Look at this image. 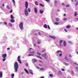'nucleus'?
Listing matches in <instances>:
<instances>
[{
    "label": "nucleus",
    "mask_w": 78,
    "mask_h": 78,
    "mask_svg": "<svg viewBox=\"0 0 78 78\" xmlns=\"http://www.w3.org/2000/svg\"><path fill=\"white\" fill-rule=\"evenodd\" d=\"M25 6L26 9L24 10V14L26 16H28V11L27 10V8H28V2L27 1L25 2Z\"/></svg>",
    "instance_id": "obj_1"
},
{
    "label": "nucleus",
    "mask_w": 78,
    "mask_h": 78,
    "mask_svg": "<svg viewBox=\"0 0 78 78\" xmlns=\"http://www.w3.org/2000/svg\"><path fill=\"white\" fill-rule=\"evenodd\" d=\"M14 68L15 72H17V70H18V69L19 68V65H18L17 62H16L14 63Z\"/></svg>",
    "instance_id": "obj_2"
},
{
    "label": "nucleus",
    "mask_w": 78,
    "mask_h": 78,
    "mask_svg": "<svg viewBox=\"0 0 78 78\" xmlns=\"http://www.w3.org/2000/svg\"><path fill=\"white\" fill-rule=\"evenodd\" d=\"M19 27L21 30H23V23L21 22L19 25Z\"/></svg>",
    "instance_id": "obj_3"
},
{
    "label": "nucleus",
    "mask_w": 78,
    "mask_h": 78,
    "mask_svg": "<svg viewBox=\"0 0 78 78\" xmlns=\"http://www.w3.org/2000/svg\"><path fill=\"white\" fill-rule=\"evenodd\" d=\"M42 57H44V58H47L48 57V55H47L46 53H44L42 55Z\"/></svg>",
    "instance_id": "obj_4"
},
{
    "label": "nucleus",
    "mask_w": 78,
    "mask_h": 78,
    "mask_svg": "<svg viewBox=\"0 0 78 78\" xmlns=\"http://www.w3.org/2000/svg\"><path fill=\"white\" fill-rule=\"evenodd\" d=\"M17 61H18L20 64H22L21 60H20V56H19L17 57Z\"/></svg>",
    "instance_id": "obj_5"
},
{
    "label": "nucleus",
    "mask_w": 78,
    "mask_h": 78,
    "mask_svg": "<svg viewBox=\"0 0 78 78\" xmlns=\"http://www.w3.org/2000/svg\"><path fill=\"white\" fill-rule=\"evenodd\" d=\"M62 42H63V41L60 40L59 41V44L60 47H62Z\"/></svg>",
    "instance_id": "obj_6"
},
{
    "label": "nucleus",
    "mask_w": 78,
    "mask_h": 78,
    "mask_svg": "<svg viewBox=\"0 0 78 78\" xmlns=\"http://www.w3.org/2000/svg\"><path fill=\"white\" fill-rule=\"evenodd\" d=\"M49 37H50V38H51V39H55L56 38V37H55L53 36H50Z\"/></svg>",
    "instance_id": "obj_7"
},
{
    "label": "nucleus",
    "mask_w": 78,
    "mask_h": 78,
    "mask_svg": "<svg viewBox=\"0 0 78 78\" xmlns=\"http://www.w3.org/2000/svg\"><path fill=\"white\" fill-rule=\"evenodd\" d=\"M34 9L35 13H36V14H37V8L36 7H34Z\"/></svg>",
    "instance_id": "obj_8"
},
{
    "label": "nucleus",
    "mask_w": 78,
    "mask_h": 78,
    "mask_svg": "<svg viewBox=\"0 0 78 78\" xmlns=\"http://www.w3.org/2000/svg\"><path fill=\"white\" fill-rule=\"evenodd\" d=\"M6 54H3L2 55V57L3 58H6Z\"/></svg>",
    "instance_id": "obj_9"
},
{
    "label": "nucleus",
    "mask_w": 78,
    "mask_h": 78,
    "mask_svg": "<svg viewBox=\"0 0 78 78\" xmlns=\"http://www.w3.org/2000/svg\"><path fill=\"white\" fill-rule=\"evenodd\" d=\"M28 71L30 74H31V75H33V72L31 69H29L28 70Z\"/></svg>",
    "instance_id": "obj_10"
},
{
    "label": "nucleus",
    "mask_w": 78,
    "mask_h": 78,
    "mask_svg": "<svg viewBox=\"0 0 78 78\" xmlns=\"http://www.w3.org/2000/svg\"><path fill=\"white\" fill-rule=\"evenodd\" d=\"M24 71L26 72L27 74H28V75H29V72L27 70V69H24Z\"/></svg>",
    "instance_id": "obj_11"
},
{
    "label": "nucleus",
    "mask_w": 78,
    "mask_h": 78,
    "mask_svg": "<svg viewBox=\"0 0 78 78\" xmlns=\"http://www.w3.org/2000/svg\"><path fill=\"white\" fill-rule=\"evenodd\" d=\"M3 72H0V78L2 77L3 76Z\"/></svg>",
    "instance_id": "obj_12"
},
{
    "label": "nucleus",
    "mask_w": 78,
    "mask_h": 78,
    "mask_svg": "<svg viewBox=\"0 0 78 78\" xmlns=\"http://www.w3.org/2000/svg\"><path fill=\"white\" fill-rule=\"evenodd\" d=\"M10 22L12 23H14L15 22V20L13 19H12L10 20Z\"/></svg>",
    "instance_id": "obj_13"
},
{
    "label": "nucleus",
    "mask_w": 78,
    "mask_h": 78,
    "mask_svg": "<svg viewBox=\"0 0 78 78\" xmlns=\"http://www.w3.org/2000/svg\"><path fill=\"white\" fill-rule=\"evenodd\" d=\"M32 61L33 62H36V59H32Z\"/></svg>",
    "instance_id": "obj_14"
},
{
    "label": "nucleus",
    "mask_w": 78,
    "mask_h": 78,
    "mask_svg": "<svg viewBox=\"0 0 78 78\" xmlns=\"http://www.w3.org/2000/svg\"><path fill=\"white\" fill-rule=\"evenodd\" d=\"M63 45L64 47H66V42L65 41L63 42Z\"/></svg>",
    "instance_id": "obj_15"
},
{
    "label": "nucleus",
    "mask_w": 78,
    "mask_h": 78,
    "mask_svg": "<svg viewBox=\"0 0 78 78\" xmlns=\"http://www.w3.org/2000/svg\"><path fill=\"white\" fill-rule=\"evenodd\" d=\"M44 28H48V26L46 24H44L43 26Z\"/></svg>",
    "instance_id": "obj_16"
},
{
    "label": "nucleus",
    "mask_w": 78,
    "mask_h": 78,
    "mask_svg": "<svg viewBox=\"0 0 78 78\" xmlns=\"http://www.w3.org/2000/svg\"><path fill=\"white\" fill-rule=\"evenodd\" d=\"M6 8H7V9H11L10 7H9V6L8 5L6 6Z\"/></svg>",
    "instance_id": "obj_17"
},
{
    "label": "nucleus",
    "mask_w": 78,
    "mask_h": 78,
    "mask_svg": "<svg viewBox=\"0 0 78 78\" xmlns=\"http://www.w3.org/2000/svg\"><path fill=\"white\" fill-rule=\"evenodd\" d=\"M29 53H31V54H35V53H36V52L34 51L33 52H30Z\"/></svg>",
    "instance_id": "obj_18"
},
{
    "label": "nucleus",
    "mask_w": 78,
    "mask_h": 78,
    "mask_svg": "<svg viewBox=\"0 0 78 78\" xmlns=\"http://www.w3.org/2000/svg\"><path fill=\"white\" fill-rule=\"evenodd\" d=\"M43 12H44V11H43L42 10H40V14H43Z\"/></svg>",
    "instance_id": "obj_19"
},
{
    "label": "nucleus",
    "mask_w": 78,
    "mask_h": 78,
    "mask_svg": "<svg viewBox=\"0 0 78 78\" xmlns=\"http://www.w3.org/2000/svg\"><path fill=\"white\" fill-rule=\"evenodd\" d=\"M10 17H11V19H14V16L12 15H10Z\"/></svg>",
    "instance_id": "obj_20"
},
{
    "label": "nucleus",
    "mask_w": 78,
    "mask_h": 78,
    "mask_svg": "<svg viewBox=\"0 0 78 78\" xmlns=\"http://www.w3.org/2000/svg\"><path fill=\"white\" fill-rule=\"evenodd\" d=\"M13 3V5L14 6H16V4L15 2V1H14V0H12Z\"/></svg>",
    "instance_id": "obj_21"
},
{
    "label": "nucleus",
    "mask_w": 78,
    "mask_h": 78,
    "mask_svg": "<svg viewBox=\"0 0 78 78\" xmlns=\"http://www.w3.org/2000/svg\"><path fill=\"white\" fill-rule=\"evenodd\" d=\"M68 42H69V44H73V42H72L70 41H69Z\"/></svg>",
    "instance_id": "obj_22"
},
{
    "label": "nucleus",
    "mask_w": 78,
    "mask_h": 78,
    "mask_svg": "<svg viewBox=\"0 0 78 78\" xmlns=\"http://www.w3.org/2000/svg\"><path fill=\"white\" fill-rule=\"evenodd\" d=\"M37 57L38 58H39L40 59H42V58H41V57L40 56H37Z\"/></svg>",
    "instance_id": "obj_23"
},
{
    "label": "nucleus",
    "mask_w": 78,
    "mask_h": 78,
    "mask_svg": "<svg viewBox=\"0 0 78 78\" xmlns=\"http://www.w3.org/2000/svg\"><path fill=\"white\" fill-rule=\"evenodd\" d=\"M63 64L64 65H65V66H68V65H69V64L67 63L66 62H64Z\"/></svg>",
    "instance_id": "obj_24"
},
{
    "label": "nucleus",
    "mask_w": 78,
    "mask_h": 78,
    "mask_svg": "<svg viewBox=\"0 0 78 78\" xmlns=\"http://www.w3.org/2000/svg\"><path fill=\"white\" fill-rule=\"evenodd\" d=\"M35 4L36 5H38V3H37V2L35 1Z\"/></svg>",
    "instance_id": "obj_25"
},
{
    "label": "nucleus",
    "mask_w": 78,
    "mask_h": 78,
    "mask_svg": "<svg viewBox=\"0 0 78 78\" xmlns=\"http://www.w3.org/2000/svg\"><path fill=\"white\" fill-rule=\"evenodd\" d=\"M34 55V54H29L28 55V56H33Z\"/></svg>",
    "instance_id": "obj_26"
},
{
    "label": "nucleus",
    "mask_w": 78,
    "mask_h": 78,
    "mask_svg": "<svg viewBox=\"0 0 78 78\" xmlns=\"http://www.w3.org/2000/svg\"><path fill=\"white\" fill-rule=\"evenodd\" d=\"M9 25L10 27H12V24L10 23H9Z\"/></svg>",
    "instance_id": "obj_27"
},
{
    "label": "nucleus",
    "mask_w": 78,
    "mask_h": 78,
    "mask_svg": "<svg viewBox=\"0 0 78 78\" xmlns=\"http://www.w3.org/2000/svg\"><path fill=\"white\" fill-rule=\"evenodd\" d=\"M66 28H70V26L69 25H68L66 27Z\"/></svg>",
    "instance_id": "obj_28"
},
{
    "label": "nucleus",
    "mask_w": 78,
    "mask_h": 78,
    "mask_svg": "<svg viewBox=\"0 0 78 78\" xmlns=\"http://www.w3.org/2000/svg\"><path fill=\"white\" fill-rule=\"evenodd\" d=\"M59 19L58 18H57L56 19V21H57V22H58V21H59Z\"/></svg>",
    "instance_id": "obj_29"
},
{
    "label": "nucleus",
    "mask_w": 78,
    "mask_h": 78,
    "mask_svg": "<svg viewBox=\"0 0 78 78\" xmlns=\"http://www.w3.org/2000/svg\"><path fill=\"white\" fill-rule=\"evenodd\" d=\"M3 59H2L3 61L4 62V61H5V60L6 59V58H3Z\"/></svg>",
    "instance_id": "obj_30"
},
{
    "label": "nucleus",
    "mask_w": 78,
    "mask_h": 78,
    "mask_svg": "<svg viewBox=\"0 0 78 78\" xmlns=\"http://www.w3.org/2000/svg\"><path fill=\"white\" fill-rule=\"evenodd\" d=\"M28 11L29 12H31V9H29V8L28 9Z\"/></svg>",
    "instance_id": "obj_31"
},
{
    "label": "nucleus",
    "mask_w": 78,
    "mask_h": 78,
    "mask_svg": "<svg viewBox=\"0 0 78 78\" xmlns=\"http://www.w3.org/2000/svg\"><path fill=\"white\" fill-rule=\"evenodd\" d=\"M59 23L58 22H55V24L56 25H58Z\"/></svg>",
    "instance_id": "obj_32"
},
{
    "label": "nucleus",
    "mask_w": 78,
    "mask_h": 78,
    "mask_svg": "<svg viewBox=\"0 0 78 78\" xmlns=\"http://www.w3.org/2000/svg\"><path fill=\"white\" fill-rule=\"evenodd\" d=\"M37 54L38 55V56L41 55V53H39V52H37Z\"/></svg>",
    "instance_id": "obj_33"
},
{
    "label": "nucleus",
    "mask_w": 78,
    "mask_h": 78,
    "mask_svg": "<svg viewBox=\"0 0 78 78\" xmlns=\"http://www.w3.org/2000/svg\"><path fill=\"white\" fill-rule=\"evenodd\" d=\"M78 2H76V4H75V5L77 6V5H78Z\"/></svg>",
    "instance_id": "obj_34"
},
{
    "label": "nucleus",
    "mask_w": 78,
    "mask_h": 78,
    "mask_svg": "<svg viewBox=\"0 0 78 78\" xmlns=\"http://www.w3.org/2000/svg\"><path fill=\"white\" fill-rule=\"evenodd\" d=\"M55 5H56V4H57V3H58V2H57V1H55Z\"/></svg>",
    "instance_id": "obj_35"
},
{
    "label": "nucleus",
    "mask_w": 78,
    "mask_h": 78,
    "mask_svg": "<svg viewBox=\"0 0 78 78\" xmlns=\"http://www.w3.org/2000/svg\"><path fill=\"white\" fill-rule=\"evenodd\" d=\"M70 6V5H66V8H68V7H69Z\"/></svg>",
    "instance_id": "obj_36"
},
{
    "label": "nucleus",
    "mask_w": 78,
    "mask_h": 78,
    "mask_svg": "<svg viewBox=\"0 0 78 78\" xmlns=\"http://www.w3.org/2000/svg\"><path fill=\"white\" fill-rule=\"evenodd\" d=\"M57 53H61V51L60 50L58 51H57Z\"/></svg>",
    "instance_id": "obj_37"
},
{
    "label": "nucleus",
    "mask_w": 78,
    "mask_h": 78,
    "mask_svg": "<svg viewBox=\"0 0 78 78\" xmlns=\"http://www.w3.org/2000/svg\"><path fill=\"white\" fill-rule=\"evenodd\" d=\"M77 14V13L76 12H75V14H74V16H76V15Z\"/></svg>",
    "instance_id": "obj_38"
},
{
    "label": "nucleus",
    "mask_w": 78,
    "mask_h": 78,
    "mask_svg": "<svg viewBox=\"0 0 78 78\" xmlns=\"http://www.w3.org/2000/svg\"><path fill=\"white\" fill-rule=\"evenodd\" d=\"M67 20V18H64L63 19V20Z\"/></svg>",
    "instance_id": "obj_39"
},
{
    "label": "nucleus",
    "mask_w": 78,
    "mask_h": 78,
    "mask_svg": "<svg viewBox=\"0 0 78 78\" xmlns=\"http://www.w3.org/2000/svg\"><path fill=\"white\" fill-rule=\"evenodd\" d=\"M40 70H42V71H44V68H41L40 69Z\"/></svg>",
    "instance_id": "obj_40"
},
{
    "label": "nucleus",
    "mask_w": 78,
    "mask_h": 78,
    "mask_svg": "<svg viewBox=\"0 0 78 78\" xmlns=\"http://www.w3.org/2000/svg\"><path fill=\"white\" fill-rule=\"evenodd\" d=\"M48 29L49 30H50V26H49V25H48Z\"/></svg>",
    "instance_id": "obj_41"
},
{
    "label": "nucleus",
    "mask_w": 78,
    "mask_h": 78,
    "mask_svg": "<svg viewBox=\"0 0 78 78\" xmlns=\"http://www.w3.org/2000/svg\"><path fill=\"white\" fill-rule=\"evenodd\" d=\"M4 23L5 25H7V23L6 22H4Z\"/></svg>",
    "instance_id": "obj_42"
},
{
    "label": "nucleus",
    "mask_w": 78,
    "mask_h": 78,
    "mask_svg": "<svg viewBox=\"0 0 78 78\" xmlns=\"http://www.w3.org/2000/svg\"><path fill=\"white\" fill-rule=\"evenodd\" d=\"M58 73H59V74H61L62 73L61 72V71H58Z\"/></svg>",
    "instance_id": "obj_43"
},
{
    "label": "nucleus",
    "mask_w": 78,
    "mask_h": 78,
    "mask_svg": "<svg viewBox=\"0 0 78 78\" xmlns=\"http://www.w3.org/2000/svg\"><path fill=\"white\" fill-rule=\"evenodd\" d=\"M45 1H46L47 2H50V0H45Z\"/></svg>",
    "instance_id": "obj_44"
},
{
    "label": "nucleus",
    "mask_w": 78,
    "mask_h": 78,
    "mask_svg": "<svg viewBox=\"0 0 78 78\" xmlns=\"http://www.w3.org/2000/svg\"><path fill=\"white\" fill-rule=\"evenodd\" d=\"M40 6H42V7H44V5H42V4H40Z\"/></svg>",
    "instance_id": "obj_45"
},
{
    "label": "nucleus",
    "mask_w": 78,
    "mask_h": 78,
    "mask_svg": "<svg viewBox=\"0 0 78 78\" xmlns=\"http://www.w3.org/2000/svg\"><path fill=\"white\" fill-rule=\"evenodd\" d=\"M50 76L51 77H53V75H52V74H50Z\"/></svg>",
    "instance_id": "obj_46"
},
{
    "label": "nucleus",
    "mask_w": 78,
    "mask_h": 78,
    "mask_svg": "<svg viewBox=\"0 0 78 78\" xmlns=\"http://www.w3.org/2000/svg\"><path fill=\"white\" fill-rule=\"evenodd\" d=\"M62 54L60 53L59 54V56L60 57H61V56H62Z\"/></svg>",
    "instance_id": "obj_47"
},
{
    "label": "nucleus",
    "mask_w": 78,
    "mask_h": 78,
    "mask_svg": "<svg viewBox=\"0 0 78 78\" xmlns=\"http://www.w3.org/2000/svg\"><path fill=\"white\" fill-rule=\"evenodd\" d=\"M38 34H39V35H40V36H41V32H38Z\"/></svg>",
    "instance_id": "obj_48"
},
{
    "label": "nucleus",
    "mask_w": 78,
    "mask_h": 78,
    "mask_svg": "<svg viewBox=\"0 0 78 78\" xmlns=\"http://www.w3.org/2000/svg\"><path fill=\"white\" fill-rule=\"evenodd\" d=\"M26 66H27V67H28V63L26 64Z\"/></svg>",
    "instance_id": "obj_49"
},
{
    "label": "nucleus",
    "mask_w": 78,
    "mask_h": 78,
    "mask_svg": "<svg viewBox=\"0 0 78 78\" xmlns=\"http://www.w3.org/2000/svg\"><path fill=\"white\" fill-rule=\"evenodd\" d=\"M62 6H64L65 5L64 4V3H62Z\"/></svg>",
    "instance_id": "obj_50"
},
{
    "label": "nucleus",
    "mask_w": 78,
    "mask_h": 78,
    "mask_svg": "<svg viewBox=\"0 0 78 78\" xmlns=\"http://www.w3.org/2000/svg\"><path fill=\"white\" fill-rule=\"evenodd\" d=\"M38 44H41V41H38Z\"/></svg>",
    "instance_id": "obj_51"
},
{
    "label": "nucleus",
    "mask_w": 78,
    "mask_h": 78,
    "mask_svg": "<svg viewBox=\"0 0 78 78\" xmlns=\"http://www.w3.org/2000/svg\"><path fill=\"white\" fill-rule=\"evenodd\" d=\"M37 69H39L40 68L39 67L37 66Z\"/></svg>",
    "instance_id": "obj_52"
},
{
    "label": "nucleus",
    "mask_w": 78,
    "mask_h": 78,
    "mask_svg": "<svg viewBox=\"0 0 78 78\" xmlns=\"http://www.w3.org/2000/svg\"><path fill=\"white\" fill-rule=\"evenodd\" d=\"M65 59H66V60H67V56H66V57H65Z\"/></svg>",
    "instance_id": "obj_53"
},
{
    "label": "nucleus",
    "mask_w": 78,
    "mask_h": 78,
    "mask_svg": "<svg viewBox=\"0 0 78 78\" xmlns=\"http://www.w3.org/2000/svg\"><path fill=\"white\" fill-rule=\"evenodd\" d=\"M39 62H41V63H42L43 62L41 60H39Z\"/></svg>",
    "instance_id": "obj_54"
},
{
    "label": "nucleus",
    "mask_w": 78,
    "mask_h": 78,
    "mask_svg": "<svg viewBox=\"0 0 78 78\" xmlns=\"http://www.w3.org/2000/svg\"><path fill=\"white\" fill-rule=\"evenodd\" d=\"M61 70H62V71H64V69H61Z\"/></svg>",
    "instance_id": "obj_55"
},
{
    "label": "nucleus",
    "mask_w": 78,
    "mask_h": 78,
    "mask_svg": "<svg viewBox=\"0 0 78 78\" xmlns=\"http://www.w3.org/2000/svg\"><path fill=\"white\" fill-rule=\"evenodd\" d=\"M65 31L66 32H67V30H66V29H65Z\"/></svg>",
    "instance_id": "obj_56"
},
{
    "label": "nucleus",
    "mask_w": 78,
    "mask_h": 78,
    "mask_svg": "<svg viewBox=\"0 0 78 78\" xmlns=\"http://www.w3.org/2000/svg\"><path fill=\"white\" fill-rule=\"evenodd\" d=\"M69 57H70V58L72 57V55H70V54L69 55Z\"/></svg>",
    "instance_id": "obj_57"
},
{
    "label": "nucleus",
    "mask_w": 78,
    "mask_h": 78,
    "mask_svg": "<svg viewBox=\"0 0 78 78\" xmlns=\"http://www.w3.org/2000/svg\"><path fill=\"white\" fill-rule=\"evenodd\" d=\"M10 13H12V10H11V11H10Z\"/></svg>",
    "instance_id": "obj_58"
},
{
    "label": "nucleus",
    "mask_w": 78,
    "mask_h": 78,
    "mask_svg": "<svg viewBox=\"0 0 78 78\" xmlns=\"http://www.w3.org/2000/svg\"><path fill=\"white\" fill-rule=\"evenodd\" d=\"M7 49L8 50H10V48H7Z\"/></svg>",
    "instance_id": "obj_59"
},
{
    "label": "nucleus",
    "mask_w": 78,
    "mask_h": 78,
    "mask_svg": "<svg viewBox=\"0 0 78 78\" xmlns=\"http://www.w3.org/2000/svg\"><path fill=\"white\" fill-rule=\"evenodd\" d=\"M2 6L3 7H4V6H5V4H2Z\"/></svg>",
    "instance_id": "obj_60"
},
{
    "label": "nucleus",
    "mask_w": 78,
    "mask_h": 78,
    "mask_svg": "<svg viewBox=\"0 0 78 78\" xmlns=\"http://www.w3.org/2000/svg\"><path fill=\"white\" fill-rule=\"evenodd\" d=\"M45 50H43L42 51V52H44V51H45Z\"/></svg>",
    "instance_id": "obj_61"
},
{
    "label": "nucleus",
    "mask_w": 78,
    "mask_h": 78,
    "mask_svg": "<svg viewBox=\"0 0 78 78\" xmlns=\"http://www.w3.org/2000/svg\"><path fill=\"white\" fill-rule=\"evenodd\" d=\"M34 45L35 47H36V45L35 44H34Z\"/></svg>",
    "instance_id": "obj_62"
},
{
    "label": "nucleus",
    "mask_w": 78,
    "mask_h": 78,
    "mask_svg": "<svg viewBox=\"0 0 78 78\" xmlns=\"http://www.w3.org/2000/svg\"><path fill=\"white\" fill-rule=\"evenodd\" d=\"M71 73L72 74H73V71H71Z\"/></svg>",
    "instance_id": "obj_63"
},
{
    "label": "nucleus",
    "mask_w": 78,
    "mask_h": 78,
    "mask_svg": "<svg viewBox=\"0 0 78 78\" xmlns=\"http://www.w3.org/2000/svg\"><path fill=\"white\" fill-rule=\"evenodd\" d=\"M76 30H78V27L76 28Z\"/></svg>",
    "instance_id": "obj_64"
}]
</instances>
